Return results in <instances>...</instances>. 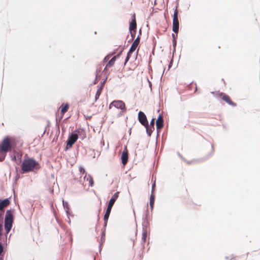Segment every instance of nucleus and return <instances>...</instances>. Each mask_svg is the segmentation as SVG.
I'll use <instances>...</instances> for the list:
<instances>
[{
	"label": "nucleus",
	"mask_w": 260,
	"mask_h": 260,
	"mask_svg": "<svg viewBox=\"0 0 260 260\" xmlns=\"http://www.w3.org/2000/svg\"><path fill=\"white\" fill-rule=\"evenodd\" d=\"M38 163L32 158L25 159L23 160L21 164V170L22 173H26L39 168Z\"/></svg>",
	"instance_id": "obj_1"
},
{
	"label": "nucleus",
	"mask_w": 260,
	"mask_h": 260,
	"mask_svg": "<svg viewBox=\"0 0 260 260\" xmlns=\"http://www.w3.org/2000/svg\"><path fill=\"white\" fill-rule=\"evenodd\" d=\"M13 221V214L10 210H7L6 211V213L5 215L4 223L5 230L6 231V236L12 229Z\"/></svg>",
	"instance_id": "obj_2"
},
{
	"label": "nucleus",
	"mask_w": 260,
	"mask_h": 260,
	"mask_svg": "<svg viewBox=\"0 0 260 260\" xmlns=\"http://www.w3.org/2000/svg\"><path fill=\"white\" fill-rule=\"evenodd\" d=\"M12 148L10 140L9 138H5L0 144V150L3 151H9Z\"/></svg>",
	"instance_id": "obj_3"
},
{
	"label": "nucleus",
	"mask_w": 260,
	"mask_h": 260,
	"mask_svg": "<svg viewBox=\"0 0 260 260\" xmlns=\"http://www.w3.org/2000/svg\"><path fill=\"white\" fill-rule=\"evenodd\" d=\"M179 28V23L178 18V11L177 8H176L173 18V31L175 33H178Z\"/></svg>",
	"instance_id": "obj_4"
},
{
	"label": "nucleus",
	"mask_w": 260,
	"mask_h": 260,
	"mask_svg": "<svg viewBox=\"0 0 260 260\" xmlns=\"http://www.w3.org/2000/svg\"><path fill=\"white\" fill-rule=\"evenodd\" d=\"M111 106L117 109H120L122 110H125V104L123 101L120 100L114 101L112 102L110 105L109 108H111Z\"/></svg>",
	"instance_id": "obj_5"
},
{
	"label": "nucleus",
	"mask_w": 260,
	"mask_h": 260,
	"mask_svg": "<svg viewBox=\"0 0 260 260\" xmlns=\"http://www.w3.org/2000/svg\"><path fill=\"white\" fill-rule=\"evenodd\" d=\"M78 136L77 134L75 133H72V134L69 136V139L67 141V146L72 147L73 145L75 143V142L78 139Z\"/></svg>",
	"instance_id": "obj_6"
},
{
	"label": "nucleus",
	"mask_w": 260,
	"mask_h": 260,
	"mask_svg": "<svg viewBox=\"0 0 260 260\" xmlns=\"http://www.w3.org/2000/svg\"><path fill=\"white\" fill-rule=\"evenodd\" d=\"M138 119L139 122L144 126H148V122L147 121L145 114L142 111L138 113Z\"/></svg>",
	"instance_id": "obj_7"
},
{
	"label": "nucleus",
	"mask_w": 260,
	"mask_h": 260,
	"mask_svg": "<svg viewBox=\"0 0 260 260\" xmlns=\"http://www.w3.org/2000/svg\"><path fill=\"white\" fill-rule=\"evenodd\" d=\"M219 96L225 102H226L228 104L235 106L236 105L234 103H233L230 99V97L226 94L223 93H220L219 94Z\"/></svg>",
	"instance_id": "obj_8"
},
{
	"label": "nucleus",
	"mask_w": 260,
	"mask_h": 260,
	"mask_svg": "<svg viewBox=\"0 0 260 260\" xmlns=\"http://www.w3.org/2000/svg\"><path fill=\"white\" fill-rule=\"evenodd\" d=\"M112 208V207H110L108 205L106 213H105V215L104 216V226L105 227L106 226V225H107V221H108L110 214L111 213Z\"/></svg>",
	"instance_id": "obj_9"
},
{
	"label": "nucleus",
	"mask_w": 260,
	"mask_h": 260,
	"mask_svg": "<svg viewBox=\"0 0 260 260\" xmlns=\"http://www.w3.org/2000/svg\"><path fill=\"white\" fill-rule=\"evenodd\" d=\"M121 158L122 163L123 165H125L127 162L128 159V153L126 149V146H125L124 150L122 153Z\"/></svg>",
	"instance_id": "obj_10"
},
{
	"label": "nucleus",
	"mask_w": 260,
	"mask_h": 260,
	"mask_svg": "<svg viewBox=\"0 0 260 260\" xmlns=\"http://www.w3.org/2000/svg\"><path fill=\"white\" fill-rule=\"evenodd\" d=\"M156 125L157 129H160L163 127L164 120L162 115H159L156 121Z\"/></svg>",
	"instance_id": "obj_11"
},
{
	"label": "nucleus",
	"mask_w": 260,
	"mask_h": 260,
	"mask_svg": "<svg viewBox=\"0 0 260 260\" xmlns=\"http://www.w3.org/2000/svg\"><path fill=\"white\" fill-rule=\"evenodd\" d=\"M140 42L139 37H138L135 41L133 42L130 49H129V53H133L137 48L139 43Z\"/></svg>",
	"instance_id": "obj_12"
},
{
	"label": "nucleus",
	"mask_w": 260,
	"mask_h": 260,
	"mask_svg": "<svg viewBox=\"0 0 260 260\" xmlns=\"http://www.w3.org/2000/svg\"><path fill=\"white\" fill-rule=\"evenodd\" d=\"M9 199H5L0 201V209L4 210V208L10 204Z\"/></svg>",
	"instance_id": "obj_13"
},
{
	"label": "nucleus",
	"mask_w": 260,
	"mask_h": 260,
	"mask_svg": "<svg viewBox=\"0 0 260 260\" xmlns=\"http://www.w3.org/2000/svg\"><path fill=\"white\" fill-rule=\"evenodd\" d=\"M119 193V192L118 191H117V192H116V193H115L113 194V196H112V197L111 198V199L109 201V204H108V206L112 207V206H113L115 201L116 200V199L118 197Z\"/></svg>",
	"instance_id": "obj_14"
},
{
	"label": "nucleus",
	"mask_w": 260,
	"mask_h": 260,
	"mask_svg": "<svg viewBox=\"0 0 260 260\" xmlns=\"http://www.w3.org/2000/svg\"><path fill=\"white\" fill-rule=\"evenodd\" d=\"M84 181H88L90 186H92L93 185V181L92 177L90 175H87L86 173L84 177Z\"/></svg>",
	"instance_id": "obj_15"
},
{
	"label": "nucleus",
	"mask_w": 260,
	"mask_h": 260,
	"mask_svg": "<svg viewBox=\"0 0 260 260\" xmlns=\"http://www.w3.org/2000/svg\"><path fill=\"white\" fill-rule=\"evenodd\" d=\"M102 89H103L102 86H100V87H98V89L96 91V94L95 95V101H96L99 98V96L101 93Z\"/></svg>",
	"instance_id": "obj_16"
},
{
	"label": "nucleus",
	"mask_w": 260,
	"mask_h": 260,
	"mask_svg": "<svg viewBox=\"0 0 260 260\" xmlns=\"http://www.w3.org/2000/svg\"><path fill=\"white\" fill-rule=\"evenodd\" d=\"M137 24L135 19H133L129 24V30L131 31L136 28Z\"/></svg>",
	"instance_id": "obj_17"
},
{
	"label": "nucleus",
	"mask_w": 260,
	"mask_h": 260,
	"mask_svg": "<svg viewBox=\"0 0 260 260\" xmlns=\"http://www.w3.org/2000/svg\"><path fill=\"white\" fill-rule=\"evenodd\" d=\"M146 129V133L148 134L149 136H150L151 135L152 132L154 130V129H152V126H149L148 124V126H144Z\"/></svg>",
	"instance_id": "obj_18"
},
{
	"label": "nucleus",
	"mask_w": 260,
	"mask_h": 260,
	"mask_svg": "<svg viewBox=\"0 0 260 260\" xmlns=\"http://www.w3.org/2000/svg\"><path fill=\"white\" fill-rule=\"evenodd\" d=\"M116 56H114V57H113L108 62L107 66H109V67H111L112 66L115 60H116Z\"/></svg>",
	"instance_id": "obj_19"
},
{
	"label": "nucleus",
	"mask_w": 260,
	"mask_h": 260,
	"mask_svg": "<svg viewBox=\"0 0 260 260\" xmlns=\"http://www.w3.org/2000/svg\"><path fill=\"white\" fill-rule=\"evenodd\" d=\"M7 152V151H3L0 150V161H3L5 159Z\"/></svg>",
	"instance_id": "obj_20"
},
{
	"label": "nucleus",
	"mask_w": 260,
	"mask_h": 260,
	"mask_svg": "<svg viewBox=\"0 0 260 260\" xmlns=\"http://www.w3.org/2000/svg\"><path fill=\"white\" fill-rule=\"evenodd\" d=\"M147 235V232L146 230L143 229L142 239L144 242H145V241L146 240Z\"/></svg>",
	"instance_id": "obj_21"
},
{
	"label": "nucleus",
	"mask_w": 260,
	"mask_h": 260,
	"mask_svg": "<svg viewBox=\"0 0 260 260\" xmlns=\"http://www.w3.org/2000/svg\"><path fill=\"white\" fill-rule=\"evenodd\" d=\"M69 108V106L68 104H66L64 107H63L61 109V112L63 114L66 112Z\"/></svg>",
	"instance_id": "obj_22"
},
{
	"label": "nucleus",
	"mask_w": 260,
	"mask_h": 260,
	"mask_svg": "<svg viewBox=\"0 0 260 260\" xmlns=\"http://www.w3.org/2000/svg\"><path fill=\"white\" fill-rule=\"evenodd\" d=\"M62 204L64 208L66 209H69V205L68 202H64V200H62Z\"/></svg>",
	"instance_id": "obj_23"
},
{
	"label": "nucleus",
	"mask_w": 260,
	"mask_h": 260,
	"mask_svg": "<svg viewBox=\"0 0 260 260\" xmlns=\"http://www.w3.org/2000/svg\"><path fill=\"white\" fill-rule=\"evenodd\" d=\"M133 53H129V51L128 52L127 54V56H126V57L125 58V62H124V64H125L128 61V60L129 59V58H130V56H131V55Z\"/></svg>",
	"instance_id": "obj_24"
},
{
	"label": "nucleus",
	"mask_w": 260,
	"mask_h": 260,
	"mask_svg": "<svg viewBox=\"0 0 260 260\" xmlns=\"http://www.w3.org/2000/svg\"><path fill=\"white\" fill-rule=\"evenodd\" d=\"M154 118H153L151 119V120L150 121L149 126H152V129H154Z\"/></svg>",
	"instance_id": "obj_25"
},
{
	"label": "nucleus",
	"mask_w": 260,
	"mask_h": 260,
	"mask_svg": "<svg viewBox=\"0 0 260 260\" xmlns=\"http://www.w3.org/2000/svg\"><path fill=\"white\" fill-rule=\"evenodd\" d=\"M154 200H155V196H154L153 193H151V194L150 198V201H154Z\"/></svg>",
	"instance_id": "obj_26"
},
{
	"label": "nucleus",
	"mask_w": 260,
	"mask_h": 260,
	"mask_svg": "<svg viewBox=\"0 0 260 260\" xmlns=\"http://www.w3.org/2000/svg\"><path fill=\"white\" fill-rule=\"evenodd\" d=\"M105 232L103 231L102 233V237H101V241L102 242H104L105 241Z\"/></svg>",
	"instance_id": "obj_27"
},
{
	"label": "nucleus",
	"mask_w": 260,
	"mask_h": 260,
	"mask_svg": "<svg viewBox=\"0 0 260 260\" xmlns=\"http://www.w3.org/2000/svg\"><path fill=\"white\" fill-rule=\"evenodd\" d=\"M4 213V210L0 209V219L3 218V216Z\"/></svg>",
	"instance_id": "obj_28"
},
{
	"label": "nucleus",
	"mask_w": 260,
	"mask_h": 260,
	"mask_svg": "<svg viewBox=\"0 0 260 260\" xmlns=\"http://www.w3.org/2000/svg\"><path fill=\"white\" fill-rule=\"evenodd\" d=\"M79 171H80L81 173L84 174V173H85V171L84 169L82 167H79Z\"/></svg>",
	"instance_id": "obj_29"
},
{
	"label": "nucleus",
	"mask_w": 260,
	"mask_h": 260,
	"mask_svg": "<svg viewBox=\"0 0 260 260\" xmlns=\"http://www.w3.org/2000/svg\"><path fill=\"white\" fill-rule=\"evenodd\" d=\"M154 204V201H150V206L151 210H152L153 208Z\"/></svg>",
	"instance_id": "obj_30"
},
{
	"label": "nucleus",
	"mask_w": 260,
	"mask_h": 260,
	"mask_svg": "<svg viewBox=\"0 0 260 260\" xmlns=\"http://www.w3.org/2000/svg\"><path fill=\"white\" fill-rule=\"evenodd\" d=\"M173 47H174V51H175V47H176V40H173Z\"/></svg>",
	"instance_id": "obj_31"
},
{
	"label": "nucleus",
	"mask_w": 260,
	"mask_h": 260,
	"mask_svg": "<svg viewBox=\"0 0 260 260\" xmlns=\"http://www.w3.org/2000/svg\"><path fill=\"white\" fill-rule=\"evenodd\" d=\"M155 183H153L152 185V189H151V193H153V191L154 190V188H155Z\"/></svg>",
	"instance_id": "obj_32"
},
{
	"label": "nucleus",
	"mask_w": 260,
	"mask_h": 260,
	"mask_svg": "<svg viewBox=\"0 0 260 260\" xmlns=\"http://www.w3.org/2000/svg\"><path fill=\"white\" fill-rule=\"evenodd\" d=\"M172 38H173V40H176V37H177V35H174V34H173L172 35Z\"/></svg>",
	"instance_id": "obj_33"
},
{
	"label": "nucleus",
	"mask_w": 260,
	"mask_h": 260,
	"mask_svg": "<svg viewBox=\"0 0 260 260\" xmlns=\"http://www.w3.org/2000/svg\"><path fill=\"white\" fill-rule=\"evenodd\" d=\"M66 213H67L68 217L69 216V214H70L69 209H66Z\"/></svg>",
	"instance_id": "obj_34"
},
{
	"label": "nucleus",
	"mask_w": 260,
	"mask_h": 260,
	"mask_svg": "<svg viewBox=\"0 0 260 260\" xmlns=\"http://www.w3.org/2000/svg\"><path fill=\"white\" fill-rule=\"evenodd\" d=\"M121 53H122V52L121 51L117 55H116V58L119 57L121 55Z\"/></svg>",
	"instance_id": "obj_35"
},
{
	"label": "nucleus",
	"mask_w": 260,
	"mask_h": 260,
	"mask_svg": "<svg viewBox=\"0 0 260 260\" xmlns=\"http://www.w3.org/2000/svg\"><path fill=\"white\" fill-rule=\"evenodd\" d=\"M105 81H106V80H104V81L101 83V86H102V87H103V85H104V83H105Z\"/></svg>",
	"instance_id": "obj_36"
},
{
	"label": "nucleus",
	"mask_w": 260,
	"mask_h": 260,
	"mask_svg": "<svg viewBox=\"0 0 260 260\" xmlns=\"http://www.w3.org/2000/svg\"><path fill=\"white\" fill-rule=\"evenodd\" d=\"M2 229V225L0 224V232H1ZM1 235V232H0V236Z\"/></svg>",
	"instance_id": "obj_37"
},
{
	"label": "nucleus",
	"mask_w": 260,
	"mask_h": 260,
	"mask_svg": "<svg viewBox=\"0 0 260 260\" xmlns=\"http://www.w3.org/2000/svg\"><path fill=\"white\" fill-rule=\"evenodd\" d=\"M148 82H149V86H150V87L151 88V83H150V82L148 80Z\"/></svg>",
	"instance_id": "obj_38"
},
{
	"label": "nucleus",
	"mask_w": 260,
	"mask_h": 260,
	"mask_svg": "<svg viewBox=\"0 0 260 260\" xmlns=\"http://www.w3.org/2000/svg\"><path fill=\"white\" fill-rule=\"evenodd\" d=\"M68 222H69V223H70V222H71V220H70V218H69V216H68Z\"/></svg>",
	"instance_id": "obj_39"
}]
</instances>
